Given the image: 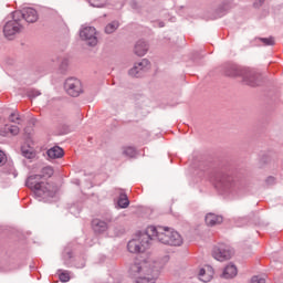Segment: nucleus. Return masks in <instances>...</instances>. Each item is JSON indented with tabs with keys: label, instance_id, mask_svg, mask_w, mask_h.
Here are the masks:
<instances>
[{
	"label": "nucleus",
	"instance_id": "29",
	"mask_svg": "<svg viewBox=\"0 0 283 283\" xmlns=\"http://www.w3.org/2000/svg\"><path fill=\"white\" fill-rule=\"evenodd\" d=\"M9 120H10V123H18L19 124V120H21V115H19V113H17V112H13V113L10 114Z\"/></svg>",
	"mask_w": 283,
	"mask_h": 283
},
{
	"label": "nucleus",
	"instance_id": "28",
	"mask_svg": "<svg viewBox=\"0 0 283 283\" xmlns=\"http://www.w3.org/2000/svg\"><path fill=\"white\" fill-rule=\"evenodd\" d=\"M70 65V60L67 57H63L61 60L60 70L61 72H67V66Z\"/></svg>",
	"mask_w": 283,
	"mask_h": 283
},
{
	"label": "nucleus",
	"instance_id": "5",
	"mask_svg": "<svg viewBox=\"0 0 283 283\" xmlns=\"http://www.w3.org/2000/svg\"><path fill=\"white\" fill-rule=\"evenodd\" d=\"M233 255H235V251L227 244H219L218 247H214L212 251V258L218 262H227L228 260H231Z\"/></svg>",
	"mask_w": 283,
	"mask_h": 283
},
{
	"label": "nucleus",
	"instance_id": "25",
	"mask_svg": "<svg viewBox=\"0 0 283 283\" xmlns=\"http://www.w3.org/2000/svg\"><path fill=\"white\" fill-rule=\"evenodd\" d=\"M129 76H133L134 78H138L142 76V71L138 69V65L135 64L129 71H128Z\"/></svg>",
	"mask_w": 283,
	"mask_h": 283
},
{
	"label": "nucleus",
	"instance_id": "4",
	"mask_svg": "<svg viewBox=\"0 0 283 283\" xmlns=\"http://www.w3.org/2000/svg\"><path fill=\"white\" fill-rule=\"evenodd\" d=\"M42 180L41 175H31L28 177L25 186L33 191L39 200L54 198L56 192L52 189V185Z\"/></svg>",
	"mask_w": 283,
	"mask_h": 283
},
{
	"label": "nucleus",
	"instance_id": "30",
	"mask_svg": "<svg viewBox=\"0 0 283 283\" xmlns=\"http://www.w3.org/2000/svg\"><path fill=\"white\" fill-rule=\"evenodd\" d=\"M59 277L61 282H70V271H62Z\"/></svg>",
	"mask_w": 283,
	"mask_h": 283
},
{
	"label": "nucleus",
	"instance_id": "7",
	"mask_svg": "<svg viewBox=\"0 0 283 283\" xmlns=\"http://www.w3.org/2000/svg\"><path fill=\"white\" fill-rule=\"evenodd\" d=\"M64 90L69 96L76 98L83 94V84L76 77H70L64 82Z\"/></svg>",
	"mask_w": 283,
	"mask_h": 283
},
{
	"label": "nucleus",
	"instance_id": "9",
	"mask_svg": "<svg viewBox=\"0 0 283 283\" xmlns=\"http://www.w3.org/2000/svg\"><path fill=\"white\" fill-rule=\"evenodd\" d=\"M21 30H23V25H21V23H19V19L14 18L10 21H8L4 27H3V34L6 36V39H12V36H14V34H19V32H21Z\"/></svg>",
	"mask_w": 283,
	"mask_h": 283
},
{
	"label": "nucleus",
	"instance_id": "17",
	"mask_svg": "<svg viewBox=\"0 0 283 283\" xmlns=\"http://www.w3.org/2000/svg\"><path fill=\"white\" fill-rule=\"evenodd\" d=\"M149 50V45L144 40H139L135 44L134 52L137 56H145Z\"/></svg>",
	"mask_w": 283,
	"mask_h": 283
},
{
	"label": "nucleus",
	"instance_id": "32",
	"mask_svg": "<svg viewBox=\"0 0 283 283\" xmlns=\"http://www.w3.org/2000/svg\"><path fill=\"white\" fill-rule=\"evenodd\" d=\"M22 156H24V158H28L30 160V159L34 158V153L32 150L22 148Z\"/></svg>",
	"mask_w": 283,
	"mask_h": 283
},
{
	"label": "nucleus",
	"instance_id": "39",
	"mask_svg": "<svg viewBox=\"0 0 283 283\" xmlns=\"http://www.w3.org/2000/svg\"><path fill=\"white\" fill-rule=\"evenodd\" d=\"M64 260H72V252L67 251L64 255H63Z\"/></svg>",
	"mask_w": 283,
	"mask_h": 283
},
{
	"label": "nucleus",
	"instance_id": "33",
	"mask_svg": "<svg viewBox=\"0 0 283 283\" xmlns=\"http://www.w3.org/2000/svg\"><path fill=\"white\" fill-rule=\"evenodd\" d=\"M250 283H266L264 277H260L259 275H254L251 277Z\"/></svg>",
	"mask_w": 283,
	"mask_h": 283
},
{
	"label": "nucleus",
	"instance_id": "11",
	"mask_svg": "<svg viewBox=\"0 0 283 283\" xmlns=\"http://www.w3.org/2000/svg\"><path fill=\"white\" fill-rule=\"evenodd\" d=\"M264 84V76L258 71L250 70L249 73V86L250 87H260Z\"/></svg>",
	"mask_w": 283,
	"mask_h": 283
},
{
	"label": "nucleus",
	"instance_id": "20",
	"mask_svg": "<svg viewBox=\"0 0 283 283\" xmlns=\"http://www.w3.org/2000/svg\"><path fill=\"white\" fill-rule=\"evenodd\" d=\"M38 176H41L42 180H46V178H52V176H54V169L50 166H46L42 168L41 174Z\"/></svg>",
	"mask_w": 283,
	"mask_h": 283
},
{
	"label": "nucleus",
	"instance_id": "37",
	"mask_svg": "<svg viewBox=\"0 0 283 283\" xmlns=\"http://www.w3.org/2000/svg\"><path fill=\"white\" fill-rule=\"evenodd\" d=\"M275 177H273V176H269L266 179H265V184L268 185V186H272V185H275Z\"/></svg>",
	"mask_w": 283,
	"mask_h": 283
},
{
	"label": "nucleus",
	"instance_id": "21",
	"mask_svg": "<svg viewBox=\"0 0 283 283\" xmlns=\"http://www.w3.org/2000/svg\"><path fill=\"white\" fill-rule=\"evenodd\" d=\"M92 8H107L109 6V0H88Z\"/></svg>",
	"mask_w": 283,
	"mask_h": 283
},
{
	"label": "nucleus",
	"instance_id": "40",
	"mask_svg": "<svg viewBox=\"0 0 283 283\" xmlns=\"http://www.w3.org/2000/svg\"><path fill=\"white\" fill-rule=\"evenodd\" d=\"M75 266H76V269H84L85 268V261H83L80 265L76 264Z\"/></svg>",
	"mask_w": 283,
	"mask_h": 283
},
{
	"label": "nucleus",
	"instance_id": "8",
	"mask_svg": "<svg viewBox=\"0 0 283 283\" xmlns=\"http://www.w3.org/2000/svg\"><path fill=\"white\" fill-rule=\"evenodd\" d=\"M80 39L85 41L86 45L94 48L98 44V38L96 36V28L94 27H82L80 30Z\"/></svg>",
	"mask_w": 283,
	"mask_h": 283
},
{
	"label": "nucleus",
	"instance_id": "16",
	"mask_svg": "<svg viewBox=\"0 0 283 283\" xmlns=\"http://www.w3.org/2000/svg\"><path fill=\"white\" fill-rule=\"evenodd\" d=\"M199 280L205 283L211 282V280H213V268L207 265L206 269H201L199 271Z\"/></svg>",
	"mask_w": 283,
	"mask_h": 283
},
{
	"label": "nucleus",
	"instance_id": "38",
	"mask_svg": "<svg viewBox=\"0 0 283 283\" xmlns=\"http://www.w3.org/2000/svg\"><path fill=\"white\" fill-rule=\"evenodd\" d=\"M264 1L265 0H256L253 2V8L259 9L262 8V6H264Z\"/></svg>",
	"mask_w": 283,
	"mask_h": 283
},
{
	"label": "nucleus",
	"instance_id": "15",
	"mask_svg": "<svg viewBox=\"0 0 283 283\" xmlns=\"http://www.w3.org/2000/svg\"><path fill=\"white\" fill-rule=\"evenodd\" d=\"M237 275H238V266H235V264L230 262L223 269L221 277H223V280H233V277H235Z\"/></svg>",
	"mask_w": 283,
	"mask_h": 283
},
{
	"label": "nucleus",
	"instance_id": "13",
	"mask_svg": "<svg viewBox=\"0 0 283 283\" xmlns=\"http://www.w3.org/2000/svg\"><path fill=\"white\" fill-rule=\"evenodd\" d=\"M250 227H253V229H262L264 227H269V222L263 221L260 218V213L251 212L250 213Z\"/></svg>",
	"mask_w": 283,
	"mask_h": 283
},
{
	"label": "nucleus",
	"instance_id": "14",
	"mask_svg": "<svg viewBox=\"0 0 283 283\" xmlns=\"http://www.w3.org/2000/svg\"><path fill=\"white\" fill-rule=\"evenodd\" d=\"M205 220H206V224L208 227H218V224H222L224 219L220 214L209 212V213L206 214Z\"/></svg>",
	"mask_w": 283,
	"mask_h": 283
},
{
	"label": "nucleus",
	"instance_id": "43",
	"mask_svg": "<svg viewBox=\"0 0 283 283\" xmlns=\"http://www.w3.org/2000/svg\"><path fill=\"white\" fill-rule=\"evenodd\" d=\"M241 220H243V222L247 224V222H248V219H247V218H243V219H241Z\"/></svg>",
	"mask_w": 283,
	"mask_h": 283
},
{
	"label": "nucleus",
	"instance_id": "10",
	"mask_svg": "<svg viewBox=\"0 0 283 283\" xmlns=\"http://www.w3.org/2000/svg\"><path fill=\"white\" fill-rule=\"evenodd\" d=\"M12 14L14 19L22 17L27 23H36V21H39V13L33 8H25L22 11H14Z\"/></svg>",
	"mask_w": 283,
	"mask_h": 283
},
{
	"label": "nucleus",
	"instance_id": "12",
	"mask_svg": "<svg viewBox=\"0 0 283 283\" xmlns=\"http://www.w3.org/2000/svg\"><path fill=\"white\" fill-rule=\"evenodd\" d=\"M107 222H112V218L106 219V221L101 219H93L92 221V229L95 233H105L109 228Z\"/></svg>",
	"mask_w": 283,
	"mask_h": 283
},
{
	"label": "nucleus",
	"instance_id": "19",
	"mask_svg": "<svg viewBox=\"0 0 283 283\" xmlns=\"http://www.w3.org/2000/svg\"><path fill=\"white\" fill-rule=\"evenodd\" d=\"M117 205L120 209H127L129 207V199L127 198V193H125L123 190H119Z\"/></svg>",
	"mask_w": 283,
	"mask_h": 283
},
{
	"label": "nucleus",
	"instance_id": "34",
	"mask_svg": "<svg viewBox=\"0 0 283 283\" xmlns=\"http://www.w3.org/2000/svg\"><path fill=\"white\" fill-rule=\"evenodd\" d=\"M0 136H3V137L10 136V132H9V128H8V124H6L4 126H2V127L0 128Z\"/></svg>",
	"mask_w": 283,
	"mask_h": 283
},
{
	"label": "nucleus",
	"instance_id": "42",
	"mask_svg": "<svg viewBox=\"0 0 283 283\" xmlns=\"http://www.w3.org/2000/svg\"><path fill=\"white\" fill-rule=\"evenodd\" d=\"M158 28H165V22L163 21L158 22Z\"/></svg>",
	"mask_w": 283,
	"mask_h": 283
},
{
	"label": "nucleus",
	"instance_id": "35",
	"mask_svg": "<svg viewBox=\"0 0 283 283\" xmlns=\"http://www.w3.org/2000/svg\"><path fill=\"white\" fill-rule=\"evenodd\" d=\"M29 98H36V96H41V92L38 90H31L28 93Z\"/></svg>",
	"mask_w": 283,
	"mask_h": 283
},
{
	"label": "nucleus",
	"instance_id": "23",
	"mask_svg": "<svg viewBox=\"0 0 283 283\" xmlns=\"http://www.w3.org/2000/svg\"><path fill=\"white\" fill-rule=\"evenodd\" d=\"M120 23H118V21H113L111 23H108L105 27V32L106 34H114V32H116V30H118Z\"/></svg>",
	"mask_w": 283,
	"mask_h": 283
},
{
	"label": "nucleus",
	"instance_id": "3",
	"mask_svg": "<svg viewBox=\"0 0 283 283\" xmlns=\"http://www.w3.org/2000/svg\"><path fill=\"white\" fill-rule=\"evenodd\" d=\"M211 182L221 196H235L240 191V184L235 181L233 176L224 172L214 174L211 177Z\"/></svg>",
	"mask_w": 283,
	"mask_h": 283
},
{
	"label": "nucleus",
	"instance_id": "24",
	"mask_svg": "<svg viewBox=\"0 0 283 283\" xmlns=\"http://www.w3.org/2000/svg\"><path fill=\"white\" fill-rule=\"evenodd\" d=\"M123 155L126 156V158H136V148L126 146L123 148Z\"/></svg>",
	"mask_w": 283,
	"mask_h": 283
},
{
	"label": "nucleus",
	"instance_id": "18",
	"mask_svg": "<svg viewBox=\"0 0 283 283\" xmlns=\"http://www.w3.org/2000/svg\"><path fill=\"white\" fill-rule=\"evenodd\" d=\"M49 158H53V159H56V158H63L64 156V151H63V148L59 147V146H54L52 148H50L48 151H46Z\"/></svg>",
	"mask_w": 283,
	"mask_h": 283
},
{
	"label": "nucleus",
	"instance_id": "1",
	"mask_svg": "<svg viewBox=\"0 0 283 283\" xmlns=\"http://www.w3.org/2000/svg\"><path fill=\"white\" fill-rule=\"evenodd\" d=\"M156 238L161 244L168 247H181L182 235L171 228L163 226H148L144 232L127 243L129 253H143L149 249L151 240Z\"/></svg>",
	"mask_w": 283,
	"mask_h": 283
},
{
	"label": "nucleus",
	"instance_id": "41",
	"mask_svg": "<svg viewBox=\"0 0 283 283\" xmlns=\"http://www.w3.org/2000/svg\"><path fill=\"white\" fill-rule=\"evenodd\" d=\"M52 63H56V61H59V56L54 55L53 57H51Z\"/></svg>",
	"mask_w": 283,
	"mask_h": 283
},
{
	"label": "nucleus",
	"instance_id": "22",
	"mask_svg": "<svg viewBox=\"0 0 283 283\" xmlns=\"http://www.w3.org/2000/svg\"><path fill=\"white\" fill-rule=\"evenodd\" d=\"M137 65L138 70L143 72H147V70H150L151 63L147 59H143L140 62L135 63Z\"/></svg>",
	"mask_w": 283,
	"mask_h": 283
},
{
	"label": "nucleus",
	"instance_id": "27",
	"mask_svg": "<svg viewBox=\"0 0 283 283\" xmlns=\"http://www.w3.org/2000/svg\"><path fill=\"white\" fill-rule=\"evenodd\" d=\"M8 129L11 136H19V132H21L19 126H15V125H8Z\"/></svg>",
	"mask_w": 283,
	"mask_h": 283
},
{
	"label": "nucleus",
	"instance_id": "26",
	"mask_svg": "<svg viewBox=\"0 0 283 283\" xmlns=\"http://www.w3.org/2000/svg\"><path fill=\"white\" fill-rule=\"evenodd\" d=\"M259 41L263 43V45H275V38L271 35L270 38H259Z\"/></svg>",
	"mask_w": 283,
	"mask_h": 283
},
{
	"label": "nucleus",
	"instance_id": "36",
	"mask_svg": "<svg viewBox=\"0 0 283 283\" xmlns=\"http://www.w3.org/2000/svg\"><path fill=\"white\" fill-rule=\"evenodd\" d=\"M129 7L132 8V10H135V11L140 10V6L136 2V0H132L129 2Z\"/></svg>",
	"mask_w": 283,
	"mask_h": 283
},
{
	"label": "nucleus",
	"instance_id": "6",
	"mask_svg": "<svg viewBox=\"0 0 283 283\" xmlns=\"http://www.w3.org/2000/svg\"><path fill=\"white\" fill-rule=\"evenodd\" d=\"M226 76H230L231 78H235V76H240L242 78L243 85H249V71L247 66H238L232 64L224 70Z\"/></svg>",
	"mask_w": 283,
	"mask_h": 283
},
{
	"label": "nucleus",
	"instance_id": "31",
	"mask_svg": "<svg viewBox=\"0 0 283 283\" xmlns=\"http://www.w3.org/2000/svg\"><path fill=\"white\" fill-rule=\"evenodd\" d=\"M8 163V156L3 150L0 149V167H3Z\"/></svg>",
	"mask_w": 283,
	"mask_h": 283
},
{
	"label": "nucleus",
	"instance_id": "2",
	"mask_svg": "<svg viewBox=\"0 0 283 283\" xmlns=\"http://www.w3.org/2000/svg\"><path fill=\"white\" fill-rule=\"evenodd\" d=\"M163 264L151 259H136L129 266V275L135 279V283H156Z\"/></svg>",
	"mask_w": 283,
	"mask_h": 283
}]
</instances>
